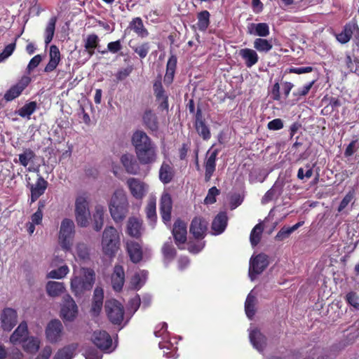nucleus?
Masks as SVG:
<instances>
[{
  "instance_id": "nucleus-1",
  "label": "nucleus",
  "mask_w": 359,
  "mask_h": 359,
  "mask_svg": "<svg viewBox=\"0 0 359 359\" xmlns=\"http://www.w3.org/2000/svg\"><path fill=\"white\" fill-rule=\"evenodd\" d=\"M95 271L88 268L78 269L74 266L73 273L70 279V288L76 297H81L86 291H90L95 283Z\"/></svg>"
},
{
  "instance_id": "nucleus-23",
  "label": "nucleus",
  "mask_w": 359,
  "mask_h": 359,
  "mask_svg": "<svg viewBox=\"0 0 359 359\" xmlns=\"http://www.w3.org/2000/svg\"><path fill=\"white\" fill-rule=\"evenodd\" d=\"M121 162L128 174L137 175L138 173L140 166L133 154H123L121 157Z\"/></svg>"
},
{
  "instance_id": "nucleus-49",
  "label": "nucleus",
  "mask_w": 359,
  "mask_h": 359,
  "mask_svg": "<svg viewBox=\"0 0 359 359\" xmlns=\"http://www.w3.org/2000/svg\"><path fill=\"white\" fill-rule=\"evenodd\" d=\"M69 273V269L67 265H62L57 269L49 271L47 278L52 279H62Z\"/></svg>"
},
{
  "instance_id": "nucleus-20",
  "label": "nucleus",
  "mask_w": 359,
  "mask_h": 359,
  "mask_svg": "<svg viewBox=\"0 0 359 359\" xmlns=\"http://www.w3.org/2000/svg\"><path fill=\"white\" fill-rule=\"evenodd\" d=\"M160 210L162 219L167 224L170 221L172 210V199L168 193H164L161 196Z\"/></svg>"
},
{
  "instance_id": "nucleus-61",
  "label": "nucleus",
  "mask_w": 359,
  "mask_h": 359,
  "mask_svg": "<svg viewBox=\"0 0 359 359\" xmlns=\"http://www.w3.org/2000/svg\"><path fill=\"white\" fill-rule=\"evenodd\" d=\"M15 48V43H11L7 45L3 52L0 54V62H2L7 59L9 56L12 55L14 50Z\"/></svg>"
},
{
  "instance_id": "nucleus-9",
  "label": "nucleus",
  "mask_w": 359,
  "mask_h": 359,
  "mask_svg": "<svg viewBox=\"0 0 359 359\" xmlns=\"http://www.w3.org/2000/svg\"><path fill=\"white\" fill-rule=\"evenodd\" d=\"M126 185L131 195L137 200H141L145 197L149 190V184L138 178H128L126 181Z\"/></svg>"
},
{
  "instance_id": "nucleus-28",
  "label": "nucleus",
  "mask_w": 359,
  "mask_h": 359,
  "mask_svg": "<svg viewBox=\"0 0 359 359\" xmlns=\"http://www.w3.org/2000/svg\"><path fill=\"white\" fill-rule=\"evenodd\" d=\"M41 339L34 336H29L21 344L22 348L28 354L34 355L38 352L41 346Z\"/></svg>"
},
{
  "instance_id": "nucleus-11",
  "label": "nucleus",
  "mask_w": 359,
  "mask_h": 359,
  "mask_svg": "<svg viewBox=\"0 0 359 359\" xmlns=\"http://www.w3.org/2000/svg\"><path fill=\"white\" fill-rule=\"evenodd\" d=\"M269 264L267 256L264 254H259L257 256H252L250 260L249 276L253 280L256 276L266 268Z\"/></svg>"
},
{
  "instance_id": "nucleus-12",
  "label": "nucleus",
  "mask_w": 359,
  "mask_h": 359,
  "mask_svg": "<svg viewBox=\"0 0 359 359\" xmlns=\"http://www.w3.org/2000/svg\"><path fill=\"white\" fill-rule=\"evenodd\" d=\"M46 337L52 344L61 341L63 335V325L59 320H52L46 328Z\"/></svg>"
},
{
  "instance_id": "nucleus-42",
  "label": "nucleus",
  "mask_w": 359,
  "mask_h": 359,
  "mask_svg": "<svg viewBox=\"0 0 359 359\" xmlns=\"http://www.w3.org/2000/svg\"><path fill=\"white\" fill-rule=\"evenodd\" d=\"M256 294L252 290L248 295L245 303V311L248 318L252 319L255 313Z\"/></svg>"
},
{
  "instance_id": "nucleus-54",
  "label": "nucleus",
  "mask_w": 359,
  "mask_h": 359,
  "mask_svg": "<svg viewBox=\"0 0 359 359\" xmlns=\"http://www.w3.org/2000/svg\"><path fill=\"white\" fill-rule=\"evenodd\" d=\"M133 71V66L128 65L126 67L120 68L115 74V76L118 81H121L126 79Z\"/></svg>"
},
{
  "instance_id": "nucleus-31",
  "label": "nucleus",
  "mask_w": 359,
  "mask_h": 359,
  "mask_svg": "<svg viewBox=\"0 0 359 359\" xmlns=\"http://www.w3.org/2000/svg\"><path fill=\"white\" fill-rule=\"evenodd\" d=\"M248 33L251 35L258 36H259V38L266 37L270 33L269 27L265 22L250 23L248 26Z\"/></svg>"
},
{
  "instance_id": "nucleus-63",
  "label": "nucleus",
  "mask_w": 359,
  "mask_h": 359,
  "mask_svg": "<svg viewBox=\"0 0 359 359\" xmlns=\"http://www.w3.org/2000/svg\"><path fill=\"white\" fill-rule=\"evenodd\" d=\"M53 353L52 347L49 345L45 346L34 359H49Z\"/></svg>"
},
{
  "instance_id": "nucleus-48",
  "label": "nucleus",
  "mask_w": 359,
  "mask_h": 359,
  "mask_svg": "<svg viewBox=\"0 0 359 359\" xmlns=\"http://www.w3.org/2000/svg\"><path fill=\"white\" fill-rule=\"evenodd\" d=\"M36 107L37 104L36 102H29L22 107L17 113L22 118L29 119L31 115L36 111Z\"/></svg>"
},
{
  "instance_id": "nucleus-14",
  "label": "nucleus",
  "mask_w": 359,
  "mask_h": 359,
  "mask_svg": "<svg viewBox=\"0 0 359 359\" xmlns=\"http://www.w3.org/2000/svg\"><path fill=\"white\" fill-rule=\"evenodd\" d=\"M218 155V150L210 149L205 156V159L204 162L205 167V180L206 182L209 181L214 172L215 171L216 168V159L217 156Z\"/></svg>"
},
{
  "instance_id": "nucleus-22",
  "label": "nucleus",
  "mask_w": 359,
  "mask_h": 359,
  "mask_svg": "<svg viewBox=\"0 0 359 359\" xmlns=\"http://www.w3.org/2000/svg\"><path fill=\"white\" fill-rule=\"evenodd\" d=\"M238 55L242 58L245 65L248 68H251L259 61V55L257 51L252 48H241L238 51Z\"/></svg>"
},
{
  "instance_id": "nucleus-15",
  "label": "nucleus",
  "mask_w": 359,
  "mask_h": 359,
  "mask_svg": "<svg viewBox=\"0 0 359 359\" xmlns=\"http://www.w3.org/2000/svg\"><path fill=\"white\" fill-rule=\"evenodd\" d=\"M131 142L135 147V151L155 144L147 133L142 130L135 131L133 134Z\"/></svg>"
},
{
  "instance_id": "nucleus-64",
  "label": "nucleus",
  "mask_w": 359,
  "mask_h": 359,
  "mask_svg": "<svg viewBox=\"0 0 359 359\" xmlns=\"http://www.w3.org/2000/svg\"><path fill=\"white\" fill-rule=\"evenodd\" d=\"M290 227H283L276 236V239L278 241H283L289 237V236L292 233Z\"/></svg>"
},
{
  "instance_id": "nucleus-40",
  "label": "nucleus",
  "mask_w": 359,
  "mask_h": 359,
  "mask_svg": "<svg viewBox=\"0 0 359 359\" xmlns=\"http://www.w3.org/2000/svg\"><path fill=\"white\" fill-rule=\"evenodd\" d=\"M105 212V207L103 205L97 204L95 207V212L93 214L94 229L99 231L104 224V215Z\"/></svg>"
},
{
  "instance_id": "nucleus-38",
  "label": "nucleus",
  "mask_w": 359,
  "mask_h": 359,
  "mask_svg": "<svg viewBox=\"0 0 359 359\" xmlns=\"http://www.w3.org/2000/svg\"><path fill=\"white\" fill-rule=\"evenodd\" d=\"M358 29V25L355 22L347 24L341 33L337 36V39L341 43H347L351 38L353 34Z\"/></svg>"
},
{
  "instance_id": "nucleus-18",
  "label": "nucleus",
  "mask_w": 359,
  "mask_h": 359,
  "mask_svg": "<svg viewBox=\"0 0 359 359\" xmlns=\"http://www.w3.org/2000/svg\"><path fill=\"white\" fill-rule=\"evenodd\" d=\"M249 338L256 350L259 352L263 351L266 345V339L258 329L251 326L249 329Z\"/></svg>"
},
{
  "instance_id": "nucleus-46",
  "label": "nucleus",
  "mask_w": 359,
  "mask_h": 359,
  "mask_svg": "<svg viewBox=\"0 0 359 359\" xmlns=\"http://www.w3.org/2000/svg\"><path fill=\"white\" fill-rule=\"evenodd\" d=\"M143 121L145 126L151 131H157L158 124L156 115L151 111H147L143 116Z\"/></svg>"
},
{
  "instance_id": "nucleus-21",
  "label": "nucleus",
  "mask_w": 359,
  "mask_h": 359,
  "mask_svg": "<svg viewBox=\"0 0 359 359\" xmlns=\"http://www.w3.org/2000/svg\"><path fill=\"white\" fill-rule=\"evenodd\" d=\"M187 225L181 220H177L172 229V234L175 238V243L181 248L180 245L187 241Z\"/></svg>"
},
{
  "instance_id": "nucleus-27",
  "label": "nucleus",
  "mask_w": 359,
  "mask_h": 359,
  "mask_svg": "<svg viewBox=\"0 0 359 359\" xmlns=\"http://www.w3.org/2000/svg\"><path fill=\"white\" fill-rule=\"evenodd\" d=\"M47 182L41 177H39L34 184L30 185L31 198L30 203L35 202L43 195L47 188Z\"/></svg>"
},
{
  "instance_id": "nucleus-39",
  "label": "nucleus",
  "mask_w": 359,
  "mask_h": 359,
  "mask_svg": "<svg viewBox=\"0 0 359 359\" xmlns=\"http://www.w3.org/2000/svg\"><path fill=\"white\" fill-rule=\"evenodd\" d=\"M147 272L144 270L136 271L130 281V287L133 290H140L145 283Z\"/></svg>"
},
{
  "instance_id": "nucleus-33",
  "label": "nucleus",
  "mask_w": 359,
  "mask_h": 359,
  "mask_svg": "<svg viewBox=\"0 0 359 359\" xmlns=\"http://www.w3.org/2000/svg\"><path fill=\"white\" fill-rule=\"evenodd\" d=\"M283 182L280 180H277L273 186L269 189L265 195L263 196L262 199V203H266L270 201L277 198L280 196L283 192Z\"/></svg>"
},
{
  "instance_id": "nucleus-57",
  "label": "nucleus",
  "mask_w": 359,
  "mask_h": 359,
  "mask_svg": "<svg viewBox=\"0 0 359 359\" xmlns=\"http://www.w3.org/2000/svg\"><path fill=\"white\" fill-rule=\"evenodd\" d=\"M98 37L95 34L88 35L84 41V47L86 49L95 48L98 44Z\"/></svg>"
},
{
  "instance_id": "nucleus-16",
  "label": "nucleus",
  "mask_w": 359,
  "mask_h": 359,
  "mask_svg": "<svg viewBox=\"0 0 359 359\" xmlns=\"http://www.w3.org/2000/svg\"><path fill=\"white\" fill-rule=\"evenodd\" d=\"M30 79L28 76H23L16 84L11 86L4 94V99L6 101H12L19 97L24 89L28 86Z\"/></svg>"
},
{
  "instance_id": "nucleus-41",
  "label": "nucleus",
  "mask_w": 359,
  "mask_h": 359,
  "mask_svg": "<svg viewBox=\"0 0 359 359\" xmlns=\"http://www.w3.org/2000/svg\"><path fill=\"white\" fill-rule=\"evenodd\" d=\"M174 176L173 168L167 162H163L159 170V179L163 184H168Z\"/></svg>"
},
{
  "instance_id": "nucleus-24",
  "label": "nucleus",
  "mask_w": 359,
  "mask_h": 359,
  "mask_svg": "<svg viewBox=\"0 0 359 359\" xmlns=\"http://www.w3.org/2000/svg\"><path fill=\"white\" fill-rule=\"evenodd\" d=\"M27 325L21 323L10 337V342L13 344H21L28 337Z\"/></svg>"
},
{
  "instance_id": "nucleus-35",
  "label": "nucleus",
  "mask_w": 359,
  "mask_h": 359,
  "mask_svg": "<svg viewBox=\"0 0 359 359\" xmlns=\"http://www.w3.org/2000/svg\"><path fill=\"white\" fill-rule=\"evenodd\" d=\"M47 294L51 297L60 296L66 291V287L63 283L56 281H48L46 286Z\"/></svg>"
},
{
  "instance_id": "nucleus-43",
  "label": "nucleus",
  "mask_w": 359,
  "mask_h": 359,
  "mask_svg": "<svg viewBox=\"0 0 359 359\" xmlns=\"http://www.w3.org/2000/svg\"><path fill=\"white\" fill-rule=\"evenodd\" d=\"M76 346L71 344L59 349L53 359H72L74 355Z\"/></svg>"
},
{
  "instance_id": "nucleus-30",
  "label": "nucleus",
  "mask_w": 359,
  "mask_h": 359,
  "mask_svg": "<svg viewBox=\"0 0 359 359\" xmlns=\"http://www.w3.org/2000/svg\"><path fill=\"white\" fill-rule=\"evenodd\" d=\"M76 260L86 262L90 259L89 248L83 242H79L76 244L74 249L69 251Z\"/></svg>"
},
{
  "instance_id": "nucleus-19",
  "label": "nucleus",
  "mask_w": 359,
  "mask_h": 359,
  "mask_svg": "<svg viewBox=\"0 0 359 359\" xmlns=\"http://www.w3.org/2000/svg\"><path fill=\"white\" fill-rule=\"evenodd\" d=\"M126 248L132 262L136 264L142 259V248L138 242L128 240L126 242Z\"/></svg>"
},
{
  "instance_id": "nucleus-8",
  "label": "nucleus",
  "mask_w": 359,
  "mask_h": 359,
  "mask_svg": "<svg viewBox=\"0 0 359 359\" xmlns=\"http://www.w3.org/2000/svg\"><path fill=\"white\" fill-rule=\"evenodd\" d=\"M91 340L98 348L106 353H111L116 348V345L113 344L110 335L105 331H94Z\"/></svg>"
},
{
  "instance_id": "nucleus-10",
  "label": "nucleus",
  "mask_w": 359,
  "mask_h": 359,
  "mask_svg": "<svg viewBox=\"0 0 359 359\" xmlns=\"http://www.w3.org/2000/svg\"><path fill=\"white\" fill-rule=\"evenodd\" d=\"M105 309L107 316L114 324H120L123 319V307L116 299H109L106 302Z\"/></svg>"
},
{
  "instance_id": "nucleus-60",
  "label": "nucleus",
  "mask_w": 359,
  "mask_h": 359,
  "mask_svg": "<svg viewBox=\"0 0 359 359\" xmlns=\"http://www.w3.org/2000/svg\"><path fill=\"white\" fill-rule=\"evenodd\" d=\"M219 194V191L213 187L208 191V195L206 196L204 202L205 204H212L216 201V196Z\"/></svg>"
},
{
  "instance_id": "nucleus-56",
  "label": "nucleus",
  "mask_w": 359,
  "mask_h": 359,
  "mask_svg": "<svg viewBox=\"0 0 359 359\" xmlns=\"http://www.w3.org/2000/svg\"><path fill=\"white\" fill-rule=\"evenodd\" d=\"M313 83L314 81L304 85L302 88H298L297 90L293 92V95L297 97V100H299L302 97H304L309 93Z\"/></svg>"
},
{
  "instance_id": "nucleus-52",
  "label": "nucleus",
  "mask_w": 359,
  "mask_h": 359,
  "mask_svg": "<svg viewBox=\"0 0 359 359\" xmlns=\"http://www.w3.org/2000/svg\"><path fill=\"white\" fill-rule=\"evenodd\" d=\"M35 157V154L31 149H26L23 153L19 154L20 163L26 167Z\"/></svg>"
},
{
  "instance_id": "nucleus-62",
  "label": "nucleus",
  "mask_w": 359,
  "mask_h": 359,
  "mask_svg": "<svg viewBox=\"0 0 359 359\" xmlns=\"http://www.w3.org/2000/svg\"><path fill=\"white\" fill-rule=\"evenodd\" d=\"M346 301L349 304L359 309V297L354 292H348L346 294Z\"/></svg>"
},
{
  "instance_id": "nucleus-36",
  "label": "nucleus",
  "mask_w": 359,
  "mask_h": 359,
  "mask_svg": "<svg viewBox=\"0 0 359 359\" xmlns=\"http://www.w3.org/2000/svg\"><path fill=\"white\" fill-rule=\"evenodd\" d=\"M195 126L197 133L201 137H203V140H207L210 138V132L209 128L202 120L200 110H198L196 114Z\"/></svg>"
},
{
  "instance_id": "nucleus-26",
  "label": "nucleus",
  "mask_w": 359,
  "mask_h": 359,
  "mask_svg": "<svg viewBox=\"0 0 359 359\" xmlns=\"http://www.w3.org/2000/svg\"><path fill=\"white\" fill-rule=\"evenodd\" d=\"M125 282V273L123 266L116 265L114 266L111 275V284L113 289L117 292L120 291Z\"/></svg>"
},
{
  "instance_id": "nucleus-53",
  "label": "nucleus",
  "mask_w": 359,
  "mask_h": 359,
  "mask_svg": "<svg viewBox=\"0 0 359 359\" xmlns=\"http://www.w3.org/2000/svg\"><path fill=\"white\" fill-rule=\"evenodd\" d=\"M263 231L262 224H257L252 230L250 233V242L252 245L255 246L258 244L260 241L261 233Z\"/></svg>"
},
{
  "instance_id": "nucleus-2",
  "label": "nucleus",
  "mask_w": 359,
  "mask_h": 359,
  "mask_svg": "<svg viewBox=\"0 0 359 359\" xmlns=\"http://www.w3.org/2000/svg\"><path fill=\"white\" fill-rule=\"evenodd\" d=\"M127 196L123 189H117L113 194L109 203V209L112 219L116 222H121L128 212Z\"/></svg>"
},
{
  "instance_id": "nucleus-45",
  "label": "nucleus",
  "mask_w": 359,
  "mask_h": 359,
  "mask_svg": "<svg viewBox=\"0 0 359 359\" xmlns=\"http://www.w3.org/2000/svg\"><path fill=\"white\" fill-rule=\"evenodd\" d=\"M210 13L208 11H203L198 13V22L196 25L197 29L204 32L207 29L210 24Z\"/></svg>"
},
{
  "instance_id": "nucleus-6",
  "label": "nucleus",
  "mask_w": 359,
  "mask_h": 359,
  "mask_svg": "<svg viewBox=\"0 0 359 359\" xmlns=\"http://www.w3.org/2000/svg\"><path fill=\"white\" fill-rule=\"evenodd\" d=\"M167 324L162 323L156 326L154 329V335L156 337H161L163 341H160L158 344L161 349H166L170 351V352L163 351L165 355L168 358H177L176 353L175 352L177 347L170 341L167 340L168 333L167 332Z\"/></svg>"
},
{
  "instance_id": "nucleus-51",
  "label": "nucleus",
  "mask_w": 359,
  "mask_h": 359,
  "mask_svg": "<svg viewBox=\"0 0 359 359\" xmlns=\"http://www.w3.org/2000/svg\"><path fill=\"white\" fill-rule=\"evenodd\" d=\"M146 214L149 219L151 224L153 226L156 219V201L151 199L149 201L146 207Z\"/></svg>"
},
{
  "instance_id": "nucleus-59",
  "label": "nucleus",
  "mask_w": 359,
  "mask_h": 359,
  "mask_svg": "<svg viewBox=\"0 0 359 359\" xmlns=\"http://www.w3.org/2000/svg\"><path fill=\"white\" fill-rule=\"evenodd\" d=\"M164 257L168 259H172L175 255V250L174 249L171 242L165 243L162 248Z\"/></svg>"
},
{
  "instance_id": "nucleus-44",
  "label": "nucleus",
  "mask_w": 359,
  "mask_h": 359,
  "mask_svg": "<svg viewBox=\"0 0 359 359\" xmlns=\"http://www.w3.org/2000/svg\"><path fill=\"white\" fill-rule=\"evenodd\" d=\"M253 46L259 53H268L272 49L273 44L271 40L257 38L254 40Z\"/></svg>"
},
{
  "instance_id": "nucleus-4",
  "label": "nucleus",
  "mask_w": 359,
  "mask_h": 359,
  "mask_svg": "<svg viewBox=\"0 0 359 359\" xmlns=\"http://www.w3.org/2000/svg\"><path fill=\"white\" fill-rule=\"evenodd\" d=\"M75 224L73 220L65 218L60 224L58 243L64 251H72L75 236Z\"/></svg>"
},
{
  "instance_id": "nucleus-55",
  "label": "nucleus",
  "mask_w": 359,
  "mask_h": 359,
  "mask_svg": "<svg viewBox=\"0 0 359 359\" xmlns=\"http://www.w3.org/2000/svg\"><path fill=\"white\" fill-rule=\"evenodd\" d=\"M305 168H306L305 172H304V169L303 168H300L298 170L297 177H298V179H299L301 180H304V178L309 179L313 175V166L311 164L307 163L305 165Z\"/></svg>"
},
{
  "instance_id": "nucleus-3",
  "label": "nucleus",
  "mask_w": 359,
  "mask_h": 359,
  "mask_svg": "<svg viewBox=\"0 0 359 359\" xmlns=\"http://www.w3.org/2000/svg\"><path fill=\"white\" fill-rule=\"evenodd\" d=\"M121 238L116 229L114 226H107L102 236L101 246L103 253L112 257L116 253L120 247Z\"/></svg>"
},
{
  "instance_id": "nucleus-32",
  "label": "nucleus",
  "mask_w": 359,
  "mask_h": 359,
  "mask_svg": "<svg viewBox=\"0 0 359 359\" xmlns=\"http://www.w3.org/2000/svg\"><path fill=\"white\" fill-rule=\"evenodd\" d=\"M227 215L226 212H219L214 219L212 224V230L215 235L222 233L227 225Z\"/></svg>"
},
{
  "instance_id": "nucleus-34",
  "label": "nucleus",
  "mask_w": 359,
  "mask_h": 359,
  "mask_svg": "<svg viewBox=\"0 0 359 359\" xmlns=\"http://www.w3.org/2000/svg\"><path fill=\"white\" fill-rule=\"evenodd\" d=\"M142 232V222L136 217L129 218L127 223V233L132 237L138 238Z\"/></svg>"
},
{
  "instance_id": "nucleus-5",
  "label": "nucleus",
  "mask_w": 359,
  "mask_h": 359,
  "mask_svg": "<svg viewBox=\"0 0 359 359\" xmlns=\"http://www.w3.org/2000/svg\"><path fill=\"white\" fill-rule=\"evenodd\" d=\"M90 218L88 197L85 194L79 195L75 201V219L78 226L86 227L89 224Z\"/></svg>"
},
{
  "instance_id": "nucleus-25",
  "label": "nucleus",
  "mask_w": 359,
  "mask_h": 359,
  "mask_svg": "<svg viewBox=\"0 0 359 359\" xmlns=\"http://www.w3.org/2000/svg\"><path fill=\"white\" fill-rule=\"evenodd\" d=\"M208 223L205 219L200 217L194 218L191 224L190 232L197 238H202L207 230Z\"/></svg>"
},
{
  "instance_id": "nucleus-29",
  "label": "nucleus",
  "mask_w": 359,
  "mask_h": 359,
  "mask_svg": "<svg viewBox=\"0 0 359 359\" xmlns=\"http://www.w3.org/2000/svg\"><path fill=\"white\" fill-rule=\"evenodd\" d=\"M60 53L58 48L53 45L50 47L49 61L45 67L46 72H51L55 70L60 61Z\"/></svg>"
},
{
  "instance_id": "nucleus-37",
  "label": "nucleus",
  "mask_w": 359,
  "mask_h": 359,
  "mask_svg": "<svg viewBox=\"0 0 359 359\" xmlns=\"http://www.w3.org/2000/svg\"><path fill=\"white\" fill-rule=\"evenodd\" d=\"M128 28L133 30L139 37L145 38L149 32L144 26L142 20L140 18H135L130 22Z\"/></svg>"
},
{
  "instance_id": "nucleus-7",
  "label": "nucleus",
  "mask_w": 359,
  "mask_h": 359,
  "mask_svg": "<svg viewBox=\"0 0 359 359\" xmlns=\"http://www.w3.org/2000/svg\"><path fill=\"white\" fill-rule=\"evenodd\" d=\"M78 306L69 294L63 297V301L60 309V316L65 322L74 321L78 316Z\"/></svg>"
},
{
  "instance_id": "nucleus-17",
  "label": "nucleus",
  "mask_w": 359,
  "mask_h": 359,
  "mask_svg": "<svg viewBox=\"0 0 359 359\" xmlns=\"http://www.w3.org/2000/svg\"><path fill=\"white\" fill-rule=\"evenodd\" d=\"M17 312L13 309H5L1 315V327L4 331H11L17 323Z\"/></svg>"
},
{
  "instance_id": "nucleus-58",
  "label": "nucleus",
  "mask_w": 359,
  "mask_h": 359,
  "mask_svg": "<svg viewBox=\"0 0 359 359\" xmlns=\"http://www.w3.org/2000/svg\"><path fill=\"white\" fill-rule=\"evenodd\" d=\"M133 49L141 58H144L148 54L149 45V43H144L140 46L133 47Z\"/></svg>"
},
{
  "instance_id": "nucleus-50",
  "label": "nucleus",
  "mask_w": 359,
  "mask_h": 359,
  "mask_svg": "<svg viewBox=\"0 0 359 359\" xmlns=\"http://www.w3.org/2000/svg\"><path fill=\"white\" fill-rule=\"evenodd\" d=\"M56 18L52 17L46 27L45 29V43L46 44H48L52 41L54 33H55V24H56Z\"/></svg>"
},
{
  "instance_id": "nucleus-47",
  "label": "nucleus",
  "mask_w": 359,
  "mask_h": 359,
  "mask_svg": "<svg viewBox=\"0 0 359 359\" xmlns=\"http://www.w3.org/2000/svg\"><path fill=\"white\" fill-rule=\"evenodd\" d=\"M177 60L175 57H171L167 62L166 72L164 76V82L170 84L172 83L175 72Z\"/></svg>"
},
{
  "instance_id": "nucleus-13",
  "label": "nucleus",
  "mask_w": 359,
  "mask_h": 359,
  "mask_svg": "<svg viewBox=\"0 0 359 359\" xmlns=\"http://www.w3.org/2000/svg\"><path fill=\"white\" fill-rule=\"evenodd\" d=\"M135 154L139 162L143 165L154 163L156 162L158 156L156 144L139 149V151H135Z\"/></svg>"
}]
</instances>
